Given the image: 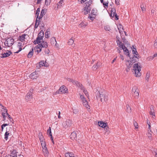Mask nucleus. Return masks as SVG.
<instances>
[{"label":"nucleus","mask_w":157,"mask_h":157,"mask_svg":"<svg viewBox=\"0 0 157 157\" xmlns=\"http://www.w3.org/2000/svg\"><path fill=\"white\" fill-rule=\"evenodd\" d=\"M29 77L31 79H36L37 78V76H35L32 75H30Z\"/></svg>","instance_id":"obj_45"},{"label":"nucleus","mask_w":157,"mask_h":157,"mask_svg":"<svg viewBox=\"0 0 157 157\" xmlns=\"http://www.w3.org/2000/svg\"><path fill=\"white\" fill-rule=\"evenodd\" d=\"M9 134V133L7 131H6V132L5 133L4 138H5V139H6V140H7V139L8 138Z\"/></svg>","instance_id":"obj_43"},{"label":"nucleus","mask_w":157,"mask_h":157,"mask_svg":"<svg viewBox=\"0 0 157 157\" xmlns=\"http://www.w3.org/2000/svg\"><path fill=\"white\" fill-rule=\"evenodd\" d=\"M139 57V56H135V55H134L133 57L130 58V59L131 61H132L133 63H134L137 61V60Z\"/></svg>","instance_id":"obj_14"},{"label":"nucleus","mask_w":157,"mask_h":157,"mask_svg":"<svg viewBox=\"0 0 157 157\" xmlns=\"http://www.w3.org/2000/svg\"><path fill=\"white\" fill-rule=\"evenodd\" d=\"M127 107V111L128 113H131V109L129 105H127L126 106Z\"/></svg>","instance_id":"obj_39"},{"label":"nucleus","mask_w":157,"mask_h":157,"mask_svg":"<svg viewBox=\"0 0 157 157\" xmlns=\"http://www.w3.org/2000/svg\"><path fill=\"white\" fill-rule=\"evenodd\" d=\"M150 73L148 72H147L146 75L145 79L146 80H147V82H148V79L150 77Z\"/></svg>","instance_id":"obj_41"},{"label":"nucleus","mask_w":157,"mask_h":157,"mask_svg":"<svg viewBox=\"0 0 157 157\" xmlns=\"http://www.w3.org/2000/svg\"><path fill=\"white\" fill-rule=\"evenodd\" d=\"M14 40L11 38H9L6 39L5 42L4 43L5 45L8 47H10L14 43Z\"/></svg>","instance_id":"obj_4"},{"label":"nucleus","mask_w":157,"mask_h":157,"mask_svg":"<svg viewBox=\"0 0 157 157\" xmlns=\"http://www.w3.org/2000/svg\"><path fill=\"white\" fill-rule=\"evenodd\" d=\"M118 44H119V47L120 48V49H123L124 51V53L128 57H130V56L128 50L124 46V44H122L121 41H119Z\"/></svg>","instance_id":"obj_3"},{"label":"nucleus","mask_w":157,"mask_h":157,"mask_svg":"<svg viewBox=\"0 0 157 157\" xmlns=\"http://www.w3.org/2000/svg\"><path fill=\"white\" fill-rule=\"evenodd\" d=\"M87 0H78V1H79L82 4L84 3Z\"/></svg>","instance_id":"obj_61"},{"label":"nucleus","mask_w":157,"mask_h":157,"mask_svg":"<svg viewBox=\"0 0 157 157\" xmlns=\"http://www.w3.org/2000/svg\"><path fill=\"white\" fill-rule=\"evenodd\" d=\"M34 50L35 52H37V54H38L42 50V48L38 46V44L34 48Z\"/></svg>","instance_id":"obj_18"},{"label":"nucleus","mask_w":157,"mask_h":157,"mask_svg":"<svg viewBox=\"0 0 157 157\" xmlns=\"http://www.w3.org/2000/svg\"><path fill=\"white\" fill-rule=\"evenodd\" d=\"M72 153L70 152L67 153L65 154V156L66 157H70Z\"/></svg>","instance_id":"obj_51"},{"label":"nucleus","mask_w":157,"mask_h":157,"mask_svg":"<svg viewBox=\"0 0 157 157\" xmlns=\"http://www.w3.org/2000/svg\"><path fill=\"white\" fill-rule=\"evenodd\" d=\"M154 47L156 48H157V39L155 40V43L154 44Z\"/></svg>","instance_id":"obj_58"},{"label":"nucleus","mask_w":157,"mask_h":157,"mask_svg":"<svg viewBox=\"0 0 157 157\" xmlns=\"http://www.w3.org/2000/svg\"><path fill=\"white\" fill-rule=\"evenodd\" d=\"M8 124H3L2 125V131L3 130V127H5L7 125H8Z\"/></svg>","instance_id":"obj_60"},{"label":"nucleus","mask_w":157,"mask_h":157,"mask_svg":"<svg viewBox=\"0 0 157 157\" xmlns=\"http://www.w3.org/2000/svg\"><path fill=\"white\" fill-rule=\"evenodd\" d=\"M140 7L141 8L142 11L144 12L146 11L145 8L144 7V5H140Z\"/></svg>","instance_id":"obj_44"},{"label":"nucleus","mask_w":157,"mask_h":157,"mask_svg":"<svg viewBox=\"0 0 157 157\" xmlns=\"http://www.w3.org/2000/svg\"><path fill=\"white\" fill-rule=\"evenodd\" d=\"M51 43L52 44H55L56 45L57 42L55 38V37H52L51 39L50 40Z\"/></svg>","instance_id":"obj_22"},{"label":"nucleus","mask_w":157,"mask_h":157,"mask_svg":"<svg viewBox=\"0 0 157 157\" xmlns=\"http://www.w3.org/2000/svg\"><path fill=\"white\" fill-rule=\"evenodd\" d=\"M116 38L117 39V44L119 46V44H118V42H119V41H120L119 40V39H119V37H118V36H116Z\"/></svg>","instance_id":"obj_62"},{"label":"nucleus","mask_w":157,"mask_h":157,"mask_svg":"<svg viewBox=\"0 0 157 157\" xmlns=\"http://www.w3.org/2000/svg\"><path fill=\"white\" fill-rule=\"evenodd\" d=\"M102 127H102L103 128H105L107 126V124H106V123L104 122L102 124Z\"/></svg>","instance_id":"obj_59"},{"label":"nucleus","mask_w":157,"mask_h":157,"mask_svg":"<svg viewBox=\"0 0 157 157\" xmlns=\"http://www.w3.org/2000/svg\"><path fill=\"white\" fill-rule=\"evenodd\" d=\"M43 38L41 37H40V36H38L36 40H35L34 42V44H38L41 43V40H42Z\"/></svg>","instance_id":"obj_15"},{"label":"nucleus","mask_w":157,"mask_h":157,"mask_svg":"<svg viewBox=\"0 0 157 157\" xmlns=\"http://www.w3.org/2000/svg\"><path fill=\"white\" fill-rule=\"evenodd\" d=\"M21 43H20V42L18 43V47L19 50L17 52H15V53H18L22 50V48L21 47Z\"/></svg>","instance_id":"obj_28"},{"label":"nucleus","mask_w":157,"mask_h":157,"mask_svg":"<svg viewBox=\"0 0 157 157\" xmlns=\"http://www.w3.org/2000/svg\"><path fill=\"white\" fill-rule=\"evenodd\" d=\"M27 36V34H23L19 37L18 40H19L21 42H23V41H25V37Z\"/></svg>","instance_id":"obj_17"},{"label":"nucleus","mask_w":157,"mask_h":157,"mask_svg":"<svg viewBox=\"0 0 157 157\" xmlns=\"http://www.w3.org/2000/svg\"><path fill=\"white\" fill-rule=\"evenodd\" d=\"M44 55H45L47 56H48L49 55L50 51L49 49L45 48L44 51Z\"/></svg>","instance_id":"obj_26"},{"label":"nucleus","mask_w":157,"mask_h":157,"mask_svg":"<svg viewBox=\"0 0 157 157\" xmlns=\"http://www.w3.org/2000/svg\"><path fill=\"white\" fill-rule=\"evenodd\" d=\"M153 154L155 155L156 157H157V152L154 151L152 152Z\"/></svg>","instance_id":"obj_64"},{"label":"nucleus","mask_w":157,"mask_h":157,"mask_svg":"<svg viewBox=\"0 0 157 157\" xmlns=\"http://www.w3.org/2000/svg\"><path fill=\"white\" fill-rule=\"evenodd\" d=\"M134 63L130 60H127L125 61V64L127 66L131 67L132 65Z\"/></svg>","instance_id":"obj_16"},{"label":"nucleus","mask_w":157,"mask_h":157,"mask_svg":"<svg viewBox=\"0 0 157 157\" xmlns=\"http://www.w3.org/2000/svg\"><path fill=\"white\" fill-rule=\"evenodd\" d=\"M74 43V40L72 39H70L69 40V41L68 42V44L69 45H72V46L74 47L75 46V44H73Z\"/></svg>","instance_id":"obj_23"},{"label":"nucleus","mask_w":157,"mask_h":157,"mask_svg":"<svg viewBox=\"0 0 157 157\" xmlns=\"http://www.w3.org/2000/svg\"><path fill=\"white\" fill-rule=\"evenodd\" d=\"M132 47H133V49L132 50L133 54L135 55V56H139L138 54L136 51V48H134L133 46H132Z\"/></svg>","instance_id":"obj_30"},{"label":"nucleus","mask_w":157,"mask_h":157,"mask_svg":"<svg viewBox=\"0 0 157 157\" xmlns=\"http://www.w3.org/2000/svg\"><path fill=\"white\" fill-rule=\"evenodd\" d=\"M86 25L84 24L83 22H81L79 25V27L80 28H85Z\"/></svg>","instance_id":"obj_37"},{"label":"nucleus","mask_w":157,"mask_h":157,"mask_svg":"<svg viewBox=\"0 0 157 157\" xmlns=\"http://www.w3.org/2000/svg\"><path fill=\"white\" fill-rule=\"evenodd\" d=\"M133 70L135 72V75L136 77H140L141 75L140 71L141 67L138 63L134 64L133 66Z\"/></svg>","instance_id":"obj_2"},{"label":"nucleus","mask_w":157,"mask_h":157,"mask_svg":"<svg viewBox=\"0 0 157 157\" xmlns=\"http://www.w3.org/2000/svg\"><path fill=\"white\" fill-rule=\"evenodd\" d=\"M150 114L152 116H154L155 117V110L154 108H152L151 110L149 112Z\"/></svg>","instance_id":"obj_32"},{"label":"nucleus","mask_w":157,"mask_h":157,"mask_svg":"<svg viewBox=\"0 0 157 157\" xmlns=\"http://www.w3.org/2000/svg\"><path fill=\"white\" fill-rule=\"evenodd\" d=\"M119 0H115V3L117 5H118L120 4Z\"/></svg>","instance_id":"obj_63"},{"label":"nucleus","mask_w":157,"mask_h":157,"mask_svg":"<svg viewBox=\"0 0 157 157\" xmlns=\"http://www.w3.org/2000/svg\"><path fill=\"white\" fill-rule=\"evenodd\" d=\"M84 106L86 108H89L90 106L88 105V102L87 101H86V102H84L83 104Z\"/></svg>","instance_id":"obj_36"},{"label":"nucleus","mask_w":157,"mask_h":157,"mask_svg":"<svg viewBox=\"0 0 157 157\" xmlns=\"http://www.w3.org/2000/svg\"><path fill=\"white\" fill-rule=\"evenodd\" d=\"M133 124L134 126H135L136 128H138V124L135 121L133 122Z\"/></svg>","instance_id":"obj_49"},{"label":"nucleus","mask_w":157,"mask_h":157,"mask_svg":"<svg viewBox=\"0 0 157 157\" xmlns=\"http://www.w3.org/2000/svg\"><path fill=\"white\" fill-rule=\"evenodd\" d=\"M151 132V131L150 130V132H149V131H148V132L147 133V136L149 139L150 140L152 139L151 138V134L150 132Z\"/></svg>","instance_id":"obj_40"},{"label":"nucleus","mask_w":157,"mask_h":157,"mask_svg":"<svg viewBox=\"0 0 157 157\" xmlns=\"http://www.w3.org/2000/svg\"><path fill=\"white\" fill-rule=\"evenodd\" d=\"M82 89V90H83V92L86 95V96H88V93L87 91L85 89H84V87H83V86L82 87V89Z\"/></svg>","instance_id":"obj_38"},{"label":"nucleus","mask_w":157,"mask_h":157,"mask_svg":"<svg viewBox=\"0 0 157 157\" xmlns=\"http://www.w3.org/2000/svg\"><path fill=\"white\" fill-rule=\"evenodd\" d=\"M12 52L11 51L7 50L6 53H5L2 54V58H5L9 56L11 54Z\"/></svg>","instance_id":"obj_13"},{"label":"nucleus","mask_w":157,"mask_h":157,"mask_svg":"<svg viewBox=\"0 0 157 157\" xmlns=\"http://www.w3.org/2000/svg\"><path fill=\"white\" fill-rule=\"evenodd\" d=\"M68 92L67 89L64 86H61L56 93L58 94H65Z\"/></svg>","instance_id":"obj_6"},{"label":"nucleus","mask_w":157,"mask_h":157,"mask_svg":"<svg viewBox=\"0 0 157 157\" xmlns=\"http://www.w3.org/2000/svg\"><path fill=\"white\" fill-rule=\"evenodd\" d=\"M45 63H46V61H45L44 60H42V61H40L39 63L40 67L41 66H46L45 65Z\"/></svg>","instance_id":"obj_29"},{"label":"nucleus","mask_w":157,"mask_h":157,"mask_svg":"<svg viewBox=\"0 0 157 157\" xmlns=\"http://www.w3.org/2000/svg\"><path fill=\"white\" fill-rule=\"evenodd\" d=\"M51 0H45V4L46 5H48L50 3Z\"/></svg>","instance_id":"obj_54"},{"label":"nucleus","mask_w":157,"mask_h":157,"mask_svg":"<svg viewBox=\"0 0 157 157\" xmlns=\"http://www.w3.org/2000/svg\"><path fill=\"white\" fill-rule=\"evenodd\" d=\"M78 112V109H73V112L75 114H77Z\"/></svg>","instance_id":"obj_52"},{"label":"nucleus","mask_w":157,"mask_h":157,"mask_svg":"<svg viewBox=\"0 0 157 157\" xmlns=\"http://www.w3.org/2000/svg\"><path fill=\"white\" fill-rule=\"evenodd\" d=\"M99 67V66L98 65V63L94 65L93 67V69L96 70Z\"/></svg>","instance_id":"obj_46"},{"label":"nucleus","mask_w":157,"mask_h":157,"mask_svg":"<svg viewBox=\"0 0 157 157\" xmlns=\"http://www.w3.org/2000/svg\"><path fill=\"white\" fill-rule=\"evenodd\" d=\"M48 32H49V31H48L47 30V32L45 33V36L46 38H48L49 36H48Z\"/></svg>","instance_id":"obj_57"},{"label":"nucleus","mask_w":157,"mask_h":157,"mask_svg":"<svg viewBox=\"0 0 157 157\" xmlns=\"http://www.w3.org/2000/svg\"><path fill=\"white\" fill-rule=\"evenodd\" d=\"M71 138L72 139H75L76 138V134L75 132H72L71 135Z\"/></svg>","instance_id":"obj_24"},{"label":"nucleus","mask_w":157,"mask_h":157,"mask_svg":"<svg viewBox=\"0 0 157 157\" xmlns=\"http://www.w3.org/2000/svg\"><path fill=\"white\" fill-rule=\"evenodd\" d=\"M89 1L86 2V4L88 5H89V6H90V5L92 4V0H89Z\"/></svg>","instance_id":"obj_50"},{"label":"nucleus","mask_w":157,"mask_h":157,"mask_svg":"<svg viewBox=\"0 0 157 157\" xmlns=\"http://www.w3.org/2000/svg\"><path fill=\"white\" fill-rule=\"evenodd\" d=\"M38 46L40 47L41 48H46L48 47V43L46 41H42L40 44H38Z\"/></svg>","instance_id":"obj_11"},{"label":"nucleus","mask_w":157,"mask_h":157,"mask_svg":"<svg viewBox=\"0 0 157 157\" xmlns=\"http://www.w3.org/2000/svg\"><path fill=\"white\" fill-rule=\"evenodd\" d=\"M99 98L100 101L103 103L106 102L108 100V94L105 90L99 93Z\"/></svg>","instance_id":"obj_1"},{"label":"nucleus","mask_w":157,"mask_h":157,"mask_svg":"<svg viewBox=\"0 0 157 157\" xmlns=\"http://www.w3.org/2000/svg\"><path fill=\"white\" fill-rule=\"evenodd\" d=\"M38 135L39 136V138L40 141L44 140V136L42 134L41 132H39Z\"/></svg>","instance_id":"obj_27"},{"label":"nucleus","mask_w":157,"mask_h":157,"mask_svg":"<svg viewBox=\"0 0 157 157\" xmlns=\"http://www.w3.org/2000/svg\"><path fill=\"white\" fill-rule=\"evenodd\" d=\"M47 133L48 134H49L50 136H52V134L51 132V127H49L47 131Z\"/></svg>","instance_id":"obj_34"},{"label":"nucleus","mask_w":157,"mask_h":157,"mask_svg":"<svg viewBox=\"0 0 157 157\" xmlns=\"http://www.w3.org/2000/svg\"><path fill=\"white\" fill-rule=\"evenodd\" d=\"M43 151L44 155L47 156L48 154V152L47 150V147L43 148Z\"/></svg>","instance_id":"obj_20"},{"label":"nucleus","mask_w":157,"mask_h":157,"mask_svg":"<svg viewBox=\"0 0 157 157\" xmlns=\"http://www.w3.org/2000/svg\"><path fill=\"white\" fill-rule=\"evenodd\" d=\"M33 48L29 52L28 55V57L29 58H31L33 55Z\"/></svg>","instance_id":"obj_21"},{"label":"nucleus","mask_w":157,"mask_h":157,"mask_svg":"<svg viewBox=\"0 0 157 157\" xmlns=\"http://www.w3.org/2000/svg\"><path fill=\"white\" fill-rule=\"evenodd\" d=\"M40 142L42 148L46 147V143L44 140L40 141Z\"/></svg>","instance_id":"obj_33"},{"label":"nucleus","mask_w":157,"mask_h":157,"mask_svg":"<svg viewBox=\"0 0 157 157\" xmlns=\"http://www.w3.org/2000/svg\"><path fill=\"white\" fill-rule=\"evenodd\" d=\"M8 113H7V110L6 109H4V112L2 113V116L4 118L3 120L4 121L6 119V116L8 115Z\"/></svg>","instance_id":"obj_19"},{"label":"nucleus","mask_w":157,"mask_h":157,"mask_svg":"<svg viewBox=\"0 0 157 157\" xmlns=\"http://www.w3.org/2000/svg\"><path fill=\"white\" fill-rule=\"evenodd\" d=\"M103 4V5H104V7L105 8H106V7H107L108 6V2L107 1V2H106L105 3H104L103 2V3H102Z\"/></svg>","instance_id":"obj_53"},{"label":"nucleus","mask_w":157,"mask_h":157,"mask_svg":"<svg viewBox=\"0 0 157 157\" xmlns=\"http://www.w3.org/2000/svg\"><path fill=\"white\" fill-rule=\"evenodd\" d=\"M105 29L107 31H109L110 30V28L108 25H106L105 27Z\"/></svg>","instance_id":"obj_47"},{"label":"nucleus","mask_w":157,"mask_h":157,"mask_svg":"<svg viewBox=\"0 0 157 157\" xmlns=\"http://www.w3.org/2000/svg\"><path fill=\"white\" fill-rule=\"evenodd\" d=\"M44 35V32L42 31H40V32L39 33V34L38 35V36H40V37H41L42 38H43Z\"/></svg>","instance_id":"obj_42"},{"label":"nucleus","mask_w":157,"mask_h":157,"mask_svg":"<svg viewBox=\"0 0 157 157\" xmlns=\"http://www.w3.org/2000/svg\"><path fill=\"white\" fill-rule=\"evenodd\" d=\"M67 80L68 81L72 82L73 84L75 85L78 87H80V89H82V85L78 81H75L71 78H68Z\"/></svg>","instance_id":"obj_9"},{"label":"nucleus","mask_w":157,"mask_h":157,"mask_svg":"<svg viewBox=\"0 0 157 157\" xmlns=\"http://www.w3.org/2000/svg\"><path fill=\"white\" fill-rule=\"evenodd\" d=\"M88 18H89L91 21H93L95 18V17L94 16H91L90 15H89V16L88 17Z\"/></svg>","instance_id":"obj_55"},{"label":"nucleus","mask_w":157,"mask_h":157,"mask_svg":"<svg viewBox=\"0 0 157 157\" xmlns=\"http://www.w3.org/2000/svg\"><path fill=\"white\" fill-rule=\"evenodd\" d=\"M45 14V10L44 9H42L41 11L40 16V17L38 18L39 20H40V19Z\"/></svg>","instance_id":"obj_25"},{"label":"nucleus","mask_w":157,"mask_h":157,"mask_svg":"<svg viewBox=\"0 0 157 157\" xmlns=\"http://www.w3.org/2000/svg\"><path fill=\"white\" fill-rule=\"evenodd\" d=\"M37 18H38V17L36 18V22L35 23V28H36L38 27V25L39 24V20L38 19V21Z\"/></svg>","instance_id":"obj_35"},{"label":"nucleus","mask_w":157,"mask_h":157,"mask_svg":"<svg viewBox=\"0 0 157 157\" xmlns=\"http://www.w3.org/2000/svg\"><path fill=\"white\" fill-rule=\"evenodd\" d=\"M122 27V25H119L118 27V29L119 31V32L121 34V32H122V31H123V29Z\"/></svg>","instance_id":"obj_31"},{"label":"nucleus","mask_w":157,"mask_h":157,"mask_svg":"<svg viewBox=\"0 0 157 157\" xmlns=\"http://www.w3.org/2000/svg\"><path fill=\"white\" fill-rule=\"evenodd\" d=\"M91 8L86 4L82 10V11L84 12L85 14H86L90 12L91 10Z\"/></svg>","instance_id":"obj_10"},{"label":"nucleus","mask_w":157,"mask_h":157,"mask_svg":"<svg viewBox=\"0 0 157 157\" xmlns=\"http://www.w3.org/2000/svg\"><path fill=\"white\" fill-rule=\"evenodd\" d=\"M96 11L94 9H93L91 11V14H93V15L95 16L96 14Z\"/></svg>","instance_id":"obj_48"},{"label":"nucleus","mask_w":157,"mask_h":157,"mask_svg":"<svg viewBox=\"0 0 157 157\" xmlns=\"http://www.w3.org/2000/svg\"><path fill=\"white\" fill-rule=\"evenodd\" d=\"M72 124L71 121L69 119L65 121H64L63 123V128L65 129L71 126Z\"/></svg>","instance_id":"obj_7"},{"label":"nucleus","mask_w":157,"mask_h":157,"mask_svg":"<svg viewBox=\"0 0 157 157\" xmlns=\"http://www.w3.org/2000/svg\"><path fill=\"white\" fill-rule=\"evenodd\" d=\"M139 90L136 86H134L133 87L132 90V93L135 98H138L139 95Z\"/></svg>","instance_id":"obj_5"},{"label":"nucleus","mask_w":157,"mask_h":157,"mask_svg":"<svg viewBox=\"0 0 157 157\" xmlns=\"http://www.w3.org/2000/svg\"><path fill=\"white\" fill-rule=\"evenodd\" d=\"M116 10L114 8H111V14L110 16L111 17H115V19L117 20L118 19V16L117 15V13H116Z\"/></svg>","instance_id":"obj_8"},{"label":"nucleus","mask_w":157,"mask_h":157,"mask_svg":"<svg viewBox=\"0 0 157 157\" xmlns=\"http://www.w3.org/2000/svg\"><path fill=\"white\" fill-rule=\"evenodd\" d=\"M103 122L102 121H100L98 122V125L100 127H102V124L103 123Z\"/></svg>","instance_id":"obj_56"},{"label":"nucleus","mask_w":157,"mask_h":157,"mask_svg":"<svg viewBox=\"0 0 157 157\" xmlns=\"http://www.w3.org/2000/svg\"><path fill=\"white\" fill-rule=\"evenodd\" d=\"M30 93H28L27 94L25 97V99L27 101H31L33 98L31 91H30Z\"/></svg>","instance_id":"obj_12"}]
</instances>
